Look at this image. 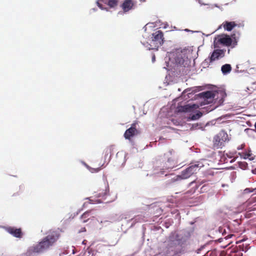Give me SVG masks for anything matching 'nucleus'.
<instances>
[{
	"instance_id": "6e6552de",
	"label": "nucleus",
	"mask_w": 256,
	"mask_h": 256,
	"mask_svg": "<svg viewBox=\"0 0 256 256\" xmlns=\"http://www.w3.org/2000/svg\"><path fill=\"white\" fill-rule=\"evenodd\" d=\"M228 136L227 133L222 130L214 138V146L216 148H222L224 146V142L227 140Z\"/></svg>"
},
{
	"instance_id": "a878e982",
	"label": "nucleus",
	"mask_w": 256,
	"mask_h": 256,
	"mask_svg": "<svg viewBox=\"0 0 256 256\" xmlns=\"http://www.w3.org/2000/svg\"><path fill=\"white\" fill-rule=\"evenodd\" d=\"M109 192L108 188L105 190L104 192H102L98 194V197L102 198L103 199H106V196L108 195Z\"/></svg>"
},
{
	"instance_id": "20e7f679",
	"label": "nucleus",
	"mask_w": 256,
	"mask_h": 256,
	"mask_svg": "<svg viewBox=\"0 0 256 256\" xmlns=\"http://www.w3.org/2000/svg\"><path fill=\"white\" fill-rule=\"evenodd\" d=\"M176 164L174 160L170 158H163L157 160L156 162L154 174H163L167 176L168 174L166 170H171L175 166Z\"/></svg>"
},
{
	"instance_id": "f8f14e48",
	"label": "nucleus",
	"mask_w": 256,
	"mask_h": 256,
	"mask_svg": "<svg viewBox=\"0 0 256 256\" xmlns=\"http://www.w3.org/2000/svg\"><path fill=\"white\" fill-rule=\"evenodd\" d=\"M196 104H187L184 106H178L176 107V111L178 112H188L193 111L198 108Z\"/></svg>"
},
{
	"instance_id": "6ab92c4d",
	"label": "nucleus",
	"mask_w": 256,
	"mask_h": 256,
	"mask_svg": "<svg viewBox=\"0 0 256 256\" xmlns=\"http://www.w3.org/2000/svg\"><path fill=\"white\" fill-rule=\"evenodd\" d=\"M137 132L138 131L133 130L132 128H128L124 132V136L126 139L130 141L131 138L134 136Z\"/></svg>"
},
{
	"instance_id": "09e8293b",
	"label": "nucleus",
	"mask_w": 256,
	"mask_h": 256,
	"mask_svg": "<svg viewBox=\"0 0 256 256\" xmlns=\"http://www.w3.org/2000/svg\"><path fill=\"white\" fill-rule=\"evenodd\" d=\"M186 32H194L193 31H192V30H190L188 29H185L184 30Z\"/></svg>"
},
{
	"instance_id": "39448f33",
	"label": "nucleus",
	"mask_w": 256,
	"mask_h": 256,
	"mask_svg": "<svg viewBox=\"0 0 256 256\" xmlns=\"http://www.w3.org/2000/svg\"><path fill=\"white\" fill-rule=\"evenodd\" d=\"M164 39L163 33L159 30L153 32L148 40H141L140 42L148 50H158V48L163 44Z\"/></svg>"
},
{
	"instance_id": "f3484780",
	"label": "nucleus",
	"mask_w": 256,
	"mask_h": 256,
	"mask_svg": "<svg viewBox=\"0 0 256 256\" xmlns=\"http://www.w3.org/2000/svg\"><path fill=\"white\" fill-rule=\"evenodd\" d=\"M236 24L234 22H228L226 21L223 24V26L226 30L230 32L232 29L236 27Z\"/></svg>"
},
{
	"instance_id": "2eb2a0df",
	"label": "nucleus",
	"mask_w": 256,
	"mask_h": 256,
	"mask_svg": "<svg viewBox=\"0 0 256 256\" xmlns=\"http://www.w3.org/2000/svg\"><path fill=\"white\" fill-rule=\"evenodd\" d=\"M114 148V146L113 145L110 146L106 148L104 150V160L105 162H109L111 159L112 151Z\"/></svg>"
},
{
	"instance_id": "b1692460",
	"label": "nucleus",
	"mask_w": 256,
	"mask_h": 256,
	"mask_svg": "<svg viewBox=\"0 0 256 256\" xmlns=\"http://www.w3.org/2000/svg\"><path fill=\"white\" fill-rule=\"evenodd\" d=\"M202 115L200 112H196V114H193L188 118V120H195L199 119Z\"/></svg>"
},
{
	"instance_id": "4c0bfd02",
	"label": "nucleus",
	"mask_w": 256,
	"mask_h": 256,
	"mask_svg": "<svg viewBox=\"0 0 256 256\" xmlns=\"http://www.w3.org/2000/svg\"><path fill=\"white\" fill-rule=\"evenodd\" d=\"M82 164L88 170H90V167L85 162H83V161H82L81 162Z\"/></svg>"
},
{
	"instance_id": "7ed1b4c3",
	"label": "nucleus",
	"mask_w": 256,
	"mask_h": 256,
	"mask_svg": "<svg viewBox=\"0 0 256 256\" xmlns=\"http://www.w3.org/2000/svg\"><path fill=\"white\" fill-rule=\"evenodd\" d=\"M60 237V232L58 230L48 231L46 236L44 237L39 242L30 247L28 252L34 253H44L50 250Z\"/></svg>"
},
{
	"instance_id": "c9c22d12",
	"label": "nucleus",
	"mask_w": 256,
	"mask_h": 256,
	"mask_svg": "<svg viewBox=\"0 0 256 256\" xmlns=\"http://www.w3.org/2000/svg\"><path fill=\"white\" fill-rule=\"evenodd\" d=\"M136 122H134L132 124L130 127V128H132L133 130H134L136 131H138L136 128Z\"/></svg>"
},
{
	"instance_id": "7c9ffc66",
	"label": "nucleus",
	"mask_w": 256,
	"mask_h": 256,
	"mask_svg": "<svg viewBox=\"0 0 256 256\" xmlns=\"http://www.w3.org/2000/svg\"><path fill=\"white\" fill-rule=\"evenodd\" d=\"M90 170H88L91 172L92 173H94V172H98L101 168L100 167V168H92L90 167Z\"/></svg>"
},
{
	"instance_id": "dca6fc26",
	"label": "nucleus",
	"mask_w": 256,
	"mask_h": 256,
	"mask_svg": "<svg viewBox=\"0 0 256 256\" xmlns=\"http://www.w3.org/2000/svg\"><path fill=\"white\" fill-rule=\"evenodd\" d=\"M134 4L132 0H125L122 5L124 12H127L132 8Z\"/></svg>"
},
{
	"instance_id": "f704fd0d",
	"label": "nucleus",
	"mask_w": 256,
	"mask_h": 256,
	"mask_svg": "<svg viewBox=\"0 0 256 256\" xmlns=\"http://www.w3.org/2000/svg\"><path fill=\"white\" fill-rule=\"evenodd\" d=\"M128 218L126 216H125V215H124V214H122L120 216H119L117 220L118 221H120V220H122V219L124 218V219H126Z\"/></svg>"
},
{
	"instance_id": "f03ea898",
	"label": "nucleus",
	"mask_w": 256,
	"mask_h": 256,
	"mask_svg": "<svg viewBox=\"0 0 256 256\" xmlns=\"http://www.w3.org/2000/svg\"><path fill=\"white\" fill-rule=\"evenodd\" d=\"M192 52V50L188 49L178 48L167 52L164 58L166 67L164 68L170 70H174L176 66L188 68L191 62Z\"/></svg>"
},
{
	"instance_id": "ddd939ff",
	"label": "nucleus",
	"mask_w": 256,
	"mask_h": 256,
	"mask_svg": "<svg viewBox=\"0 0 256 256\" xmlns=\"http://www.w3.org/2000/svg\"><path fill=\"white\" fill-rule=\"evenodd\" d=\"M5 229L8 233L16 238H20L22 236V232L20 228L9 226L5 228Z\"/></svg>"
},
{
	"instance_id": "bb28decb",
	"label": "nucleus",
	"mask_w": 256,
	"mask_h": 256,
	"mask_svg": "<svg viewBox=\"0 0 256 256\" xmlns=\"http://www.w3.org/2000/svg\"><path fill=\"white\" fill-rule=\"evenodd\" d=\"M112 223L111 221L110 220H104L100 222V229H101L103 226H109Z\"/></svg>"
},
{
	"instance_id": "4468645a",
	"label": "nucleus",
	"mask_w": 256,
	"mask_h": 256,
	"mask_svg": "<svg viewBox=\"0 0 256 256\" xmlns=\"http://www.w3.org/2000/svg\"><path fill=\"white\" fill-rule=\"evenodd\" d=\"M144 218L142 215H138L127 221L128 228L132 227L136 222H142L144 221Z\"/></svg>"
},
{
	"instance_id": "e433bc0d",
	"label": "nucleus",
	"mask_w": 256,
	"mask_h": 256,
	"mask_svg": "<svg viewBox=\"0 0 256 256\" xmlns=\"http://www.w3.org/2000/svg\"><path fill=\"white\" fill-rule=\"evenodd\" d=\"M218 231L222 233V235H224V234L226 232V230L222 227H219Z\"/></svg>"
},
{
	"instance_id": "5fc2aeb1",
	"label": "nucleus",
	"mask_w": 256,
	"mask_h": 256,
	"mask_svg": "<svg viewBox=\"0 0 256 256\" xmlns=\"http://www.w3.org/2000/svg\"><path fill=\"white\" fill-rule=\"evenodd\" d=\"M192 183H194V182H191L190 184H192Z\"/></svg>"
},
{
	"instance_id": "a19ab883",
	"label": "nucleus",
	"mask_w": 256,
	"mask_h": 256,
	"mask_svg": "<svg viewBox=\"0 0 256 256\" xmlns=\"http://www.w3.org/2000/svg\"><path fill=\"white\" fill-rule=\"evenodd\" d=\"M201 190L202 191L204 192V190H207V186L204 185V186H202L201 188Z\"/></svg>"
},
{
	"instance_id": "9d476101",
	"label": "nucleus",
	"mask_w": 256,
	"mask_h": 256,
	"mask_svg": "<svg viewBox=\"0 0 256 256\" xmlns=\"http://www.w3.org/2000/svg\"><path fill=\"white\" fill-rule=\"evenodd\" d=\"M216 93L212 91L207 90L199 93L196 96L203 100L204 104H208L212 102L216 96Z\"/></svg>"
},
{
	"instance_id": "2f4dec72",
	"label": "nucleus",
	"mask_w": 256,
	"mask_h": 256,
	"mask_svg": "<svg viewBox=\"0 0 256 256\" xmlns=\"http://www.w3.org/2000/svg\"><path fill=\"white\" fill-rule=\"evenodd\" d=\"M126 154L122 152H117V154H116V156L117 158H118L119 156H124V158H126ZM126 162V160L124 159V162Z\"/></svg>"
},
{
	"instance_id": "c03bdc74",
	"label": "nucleus",
	"mask_w": 256,
	"mask_h": 256,
	"mask_svg": "<svg viewBox=\"0 0 256 256\" xmlns=\"http://www.w3.org/2000/svg\"><path fill=\"white\" fill-rule=\"evenodd\" d=\"M152 62H154L156 60V57H155V56L154 55H153L152 56Z\"/></svg>"
},
{
	"instance_id": "9b49d317",
	"label": "nucleus",
	"mask_w": 256,
	"mask_h": 256,
	"mask_svg": "<svg viewBox=\"0 0 256 256\" xmlns=\"http://www.w3.org/2000/svg\"><path fill=\"white\" fill-rule=\"evenodd\" d=\"M226 50L216 49L210 54L208 60L210 62L218 60L224 56Z\"/></svg>"
},
{
	"instance_id": "37998d69",
	"label": "nucleus",
	"mask_w": 256,
	"mask_h": 256,
	"mask_svg": "<svg viewBox=\"0 0 256 256\" xmlns=\"http://www.w3.org/2000/svg\"><path fill=\"white\" fill-rule=\"evenodd\" d=\"M236 25H237L236 26L238 28H243L244 26V24H242V23L238 24H236Z\"/></svg>"
},
{
	"instance_id": "f257e3e1",
	"label": "nucleus",
	"mask_w": 256,
	"mask_h": 256,
	"mask_svg": "<svg viewBox=\"0 0 256 256\" xmlns=\"http://www.w3.org/2000/svg\"><path fill=\"white\" fill-rule=\"evenodd\" d=\"M190 237V232L188 230L171 232L165 242L164 256H180Z\"/></svg>"
},
{
	"instance_id": "de8ad7c7",
	"label": "nucleus",
	"mask_w": 256,
	"mask_h": 256,
	"mask_svg": "<svg viewBox=\"0 0 256 256\" xmlns=\"http://www.w3.org/2000/svg\"><path fill=\"white\" fill-rule=\"evenodd\" d=\"M91 10L94 11V12H96V11L97 10V8H93Z\"/></svg>"
},
{
	"instance_id": "cd10ccee",
	"label": "nucleus",
	"mask_w": 256,
	"mask_h": 256,
	"mask_svg": "<svg viewBox=\"0 0 256 256\" xmlns=\"http://www.w3.org/2000/svg\"><path fill=\"white\" fill-rule=\"evenodd\" d=\"M239 247L242 251L244 252H246L250 248V246H249L248 244H242L239 245Z\"/></svg>"
},
{
	"instance_id": "ea45409f",
	"label": "nucleus",
	"mask_w": 256,
	"mask_h": 256,
	"mask_svg": "<svg viewBox=\"0 0 256 256\" xmlns=\"http://www.w3.org/2000/svg\"><path fill=\"white\" fill-rule=\"evenodd\" d=\"M204 246H202L200 248H198L196 250V252L197 254H199L200 252V250L203 249L204 248Z\"/></svg>"
},
{
	"instance_id": "79ce46f5",
	"label": "nucleus",
	"mask_w": 256,
	"mask_h": 256,
	"mask_svg": "<svg viewBox=\"0 0 256 256\" xmlns=\"http://www.w3.org/2000/svg\"><path fill=\"white\" fill-rule=\"evenodd\" d=\"M86 231V229L85 228H81V229L78 231V232L79 233H80V232H84Z\"/></svg>"
},
{
	"instance_id": "aec40b11",
	"label": "nucleus",
	"mask_w": 256,
	"mask_h": 256,
	"mask_svg": "<svg viewBox=\"0 0 256 256\" xmlns=\"http://www.w3.org/2000/svg\"><path fill=\"white\" fill-rule=\"evenodd\" d=\"M196 88H192L185 90L182 92V96L185 98L186 94L188 96V98H191L192 95L194 94L197 91Z\"/></svg>"
},
{
	"instance_id": "58836bf2",
	"label": "nucleus",
	"mask_w": 256,
	"mask_h": 256,
	"mask_svg": "<svg viewBox=\"0 0 256 256\" xmlns=\"http://www.w3.org/2000/svg\"><path fill=\"white\" fill-rule=\"evenodd\" d=\"M244 144H241L240 146H239L238 148H237V149L238 150H242L244 148Z\"/></svg>"
},
{
	"instance_id": "a18cd8bd",
	"label": "nucleus",
	"mask_w": 256,
	"mask_h": 256,
	"mask_svg": "<svg viewBox=\"0 0 256 256\" xmlns=\"http://www.w3.org/2000/svg\"><path fill=\"white\" fill-rule=\"evenodd\" d=\"M252 172L254 174H256V168L252 169Z\"/></svg>"
},
{
	"instance_id": "49530a36",
	"label": "nucleus",
	"mask_w": 256,
	"mask_h": 256,
	"mask_svg": "<svg viewBox=\"0 0 256 256\" xmlns=\"http://www.w3.org/2000/svg\"><path fill=\"white\" fill-rule=\"evenodd\" d=\"M86 240H84L82 242V244H86Z\"/></svg>"
},
{
	"instance_id": "a211bd4d",
	"label": "nucleus",
	"mask_w": 256,
	"mask_h": 256,
	"mask_svg": "<svg viewBox=\"0 0 256 256\" xmlns=\"http://www.w3.org/2000/svg\"><path fill=\"white\" fill-rule=\"evenodd\" d=\"M107 4L110 8H114L118 5V0H98Z\"/></svg>"
},
{
	"instance_id": "393cba45",
	"label": "nucleus",
	"mask_w": 256,
	"mask_h": 256,
	"mask_svg": "<svg viewBox=\"0 0 256 256\" xmlns=\"http://www.w3.org/2000/svg\"><path fill=\"white\" fill-rule=\"evenodd\" d=\"M239 154L240 156L241 157H242L244 159L249 158L250 160H253L254 158H250L252 156L251 151L250 150L248 152H246L242 154L239 153Z\"/></svg>"
},
{
	"instance_id": "3c124183",
	"label": "nucleus",
	"mask_w": 256,
	"mask_h": 256,
	"mask_svg": "<svg viewBox=\"0 0 256 256\" xmlns=\"http://www.w3.org/2000/svg\"><path fill=\"white\" fill-rule=\"evenodd\" d=\"M254 128L256 129V122L254 124Z\"/></svg>"
},
{
	"instance_id": "4be33fe9",
	"label": "nucleus",
	"mask_w": 256,
	"mask_h": 256,
	"mask_svg": "<svg viewBox=\"0 0 256 256\" xmlns=\"http://www.w3.org/2000/svg\"><path fill=\"white\" fill-rule=\"evenodd\" d=\"M92 210H88L80 216V219L83 223H86L90 220L91 216Z\"/></svg>"
},
{
	"instance_id": "473e14b6",
	"label": "nucleus",
	"mask_w": 256,
	"mask_h": 256,
	"mask_svg": "<svg viewBox=\"0 0 256 256\" xmlns=\"http://www.w3.org/2000/svg\"><path fill=\"white\" fill-rule=\"evenodd\" d=\"M86 199L89 200L90 201V204H94V202H96V203H102V201L100 200H90V198H86Z\"/></svg>"
},
{
	"instance_id": "c756f323",
	"label": "nucleus",
	"mask_w": 256,
	"mask_h": 256,
	"mask_svg": "<svg viewBox=\"0 0 256 256\" xmlns=\"http://www.w3.org/2000/svg\"><path fill=\"white\" fill-rule=\"evenodd\" d=\"M96 5L98 6L102 10H106V12H109L110 8L106 7L104 6L99 1H96Z\"/></svg>"
},
{
	"instance_id": "603ef678",
	"label": "nucleus",
	"mask_w": 256,
	"mask_h": 256,
	"mask_svg": "<svg viewBox=\"0 0 256 256\" xmlns=\"http://www.w3.org/2000/svg\"><path fill=\"white\" fill-rule=\"evenodd\" d=\"M79 212H80V211H78V212H76V215H77V214H78Z\"/></svg>"
},
{
	"instance_id": "c85d7f7f",
	"label": "nucleus",
	"mask_w": 256,
	"mask_h": 256,
	"mask_svg": "<svg viewBox=\"0 0 256 256\" xmlns=\"http://www.w3.org/2000/svg\"><path fill=\"white\" fill-rule=\"evenodd\" d=\"M191 129L192 130L202 129V130H204L203 127L202 126V124H198V123L192 124V127H191Z\"/></svg>"
},
{
	"instance_id": "864d4df0",
	"label": "nucleus",
	"mask_w": 256,
	"mask_h": 256,
	"mask_svg": "<svg viewBox=\"0 0 256 256\" xmlns=\"http://www.w3.org/2000/svg\"><path fill=\"white\" fill-rule=\"evenodd\" d=\"M253 69H254V68H250V70H249L250 71V70H252Z\"/></svg>"
},
{
	"instance_id": "1a4fd4ad",
	"label": "nucleus",
	"mask_w": 256,
	"mask_h": 256,
	"mask_svg": "<svg viewBox=\"0 0 256 256\" xmlns=\"http://www.w3.org/2000/svg\"><path fill=\"white\" fill-rule=\"evenodd\" d=\"M244 206L247 217L250 218L254 215L256 210V197L253 196L248 199L245 203Z\"/></svg>"
},
{
	"instance_id": "412c9836",
	"label": "nucleus",
	"mask_w": 256,
	"mask_h": 256,
	"mask_svg": "<svg viewBox=\"0 0 256 256\" xmlns=\"http://www.w3.org/2000/svg\"><path fill=\"white\" fill-rule=\"evenodd\" d=\"M232 70V66L230 64H224L221 67V71L224 75L229 74Z\"/></svg>"
},
{
	"instance_id": "5701e85b",
	"label": "nucleus",
	"mask_w": 256,
	"mask_h": 256,
	"mask_svg": "<svg viewBox=\"0 0 256 256\" xmlns=\"http://www.w3.org/2000/svg\"><path fill=\"white\" fill-rule=\"evenodd\" d=\"M256 188H246L240 193L241 197H248L252 192H254Z\"/></svg>"
},
{
	"instance_id": "423d86ee",
	"label": "nucleus",
	"mask_w": 256,
	"mask_h": 256,
	"mask_svg": "<svg viewBox=\"0 0 256 256\" xmlns=\"http://www.w3.org/2000/svg\"><path fill=\"white\" fill-rule=\"evenodd\" d=\"M236 34L239 36L240 32H238L236 34H233L231 36L226 34H222L218 35L215 38L214 42V48H217V44H222L226 46H231L232 48H234L237 45Z\"/></svg>"
},
{
	"instance_id": "72a5a7b5",
	"label": "nucleus",
	"mask_w": 256,
	"mask_h": 256,
	"mask_svg": "<svg viewBox=\"0 0 256 256\" xmlns=\"http://www.w3.org/2000/svg\"><path fill=\"white\" fill-rule=\"evenodd\" d=\"M240 166V168H242L243 170H244V169H246V168L248 166V164L246 162H242Z\"/></svg>"
},
{
	"instance_id": "0eeeda50",
	"label": "nucleus",
	"mask_w": 256,
	"mask_h": 256,
	"mask_svg": "<svg viewBox=\"0 0 256 256\" xmlns=\"http://www.w3.org/2000/svg\"><path fill=\"white\" fill-rule=\"evenodd\" d=\"M204 166V164L197 162L194 164H191L188 167L182 171L180 174L174 176L172 178L173 182L178 181L182 180H185L189 178L193 174L196 173L200 168Z\"/></svg>"
},
{
	"instance_id": "8fccbe9b",
	"label": "nucleus",
	"mask_w": 256,
	"mask_h": 256,
	"mask_svg": "<svg viewBox=\"0 0 256 256\" xmlns=\"http://www.w3.org/2000/svg\"><path fill=\"white\" fill-rule=\"evenodd\" d=\"M246 130H247V131H252V130H251V129H246Z\"/></svg>"
}]
</instances>
